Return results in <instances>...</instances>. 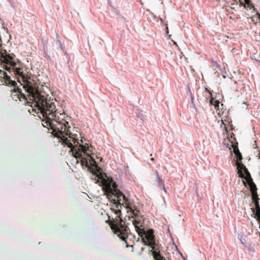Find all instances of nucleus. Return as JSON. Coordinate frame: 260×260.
Returning <instances> with one entry per match:
<instances>
[{
  "instance_id": "obj_1",
  "label": "nucleus",
  "mask_w": 260,
  "mask_h": 260,
  "mask_svg": "<svg viewBox=\"0 0 260 260\" xmlns=\"http://www.w3.org/2000/svg\"><path fill=\"white\" fill-rule=\"evenodd\" d=\"M16 75L21 77L23 82V86L25 90L28 93V98L31 102H28L25 95L22 93L18 88H14L12 91V96L13 100L19 99L20 101L26 103H30L32 110L37 114H40L42 118L43 126L47 128H50L55 132L57 136L61 134L63 125L67 123L66 118L67 116L64 113H60L56 108V101L49 95L50 90L45 85H41L32 79L28 75L23 73V69H16Z\"/></svg>"
},
{
  "instance_id": "obj_2",
  "label": "nucleus",
  "mask_w": 260,
  "mask_h": 260,
  "mask_svg": "<svg viewBox=\"0 0 260 260\" xmlns=\"http://www.w3.org/2000/svg\"><path fill=\"white\" fill-rule=\"evenodd\" d=\"M121 206L119 203H116L115 204H116V207L117 209H113L112 210L116 215V216L115 219H112V220L109 219L108 222L112 230L122 241L125 242L126 244V247H127L129 246L127 241L129 234V229L125 225V221L122 219L120 216L121 213V210L119 209V207L121 208L122 205H123L124 204H125V207L128 210V212H131L132 217L134 218L133 221V224L139 235L142 232H144L142 228V221L143 220V216L141 215L140 211L137 209L135 205L133 203H131L123 193L121 197Z\"/></svg>"
},
{
  "instance_id": "obj_3",
  "label": "nucleus",
  "mask_w": 260,
  "mask_h": 260,
  "mask_svg": "<svg viewBox=\"0 0 260 260\" xmlns=\"http://www.w3.org/2000/svg\"><path fill=\"white\" fill-rule=\"evenodd\" d=\"M67 118L68 117L66 118V121L67 122V123H66L64 124L65 125H63L62 129V131H64V132H62L61 134H59V135L57 136L55 134L56 133L55 132H54L53 130H52V134L55 137L60 138L63 145H67L68 147L71 148V150L74 157L80 159L82 165L85 166L86 167H88V164L91 166H94V164H96V161L92 156L93 154L92 153V146L91 145H89L88 144H85L84 145H80L78 149H76L71 141L65 137V136H69V138L72 139L74 141V143H75V141H77L75 138L76 135L73 134L71 132V127L69 125V123L67 119Z\"/></svg>"
},
{
  "instance_id": "obj_4",
  "label": "nucleus",
  "mask_w": 260,
  "mask_h": 260,
  "mask_svg": "<svg viewBox=\"0 0 260 260\" xmlns=\"http://www.w3.org/2000/svg\"><path fill=\"white\" fill-rule=\"evenodd\" d=\"M96 170H92L91 179L95 181V183L101 182L103 185L105 192L107 193V196L109 197V199L113 201L114 204L119 203L120 206V201H121V197L122 196L123 193L118 189H117V185L112 178L108 177L106 174H103L100 171V168H99L96 163L94 164Z\"/></svg>"
},
{
  "instance_id": "obj_5",
  "label": "nucleus",
  "mask_w": 260,
  "mask_h": 260,
  "mask_svg": "<svg viewBox=\"0 0 260 260\" xmlns=\"http://www.w3.org/2000/svg\"><path fill=\"white\" fill-rule=\"evenodd\" d=\"M145 238L146 241H144L146 245L153 244V242L155 241L154 235L153 234V231L152 230H149L145 233Z\"/></svg>"
},
{
  "instance_id": "obj_6",
  "label": "nucleus",
  "mask_w": 260,
  "mask_h": 260,
  "mask_svg": "<svg viewBox=\"0 0 260 260\" xmlns=\"http://www.w3.org/2000/svg\"><path fill=\"white\" fill-rule=\"evenodd\" d=\"M2 82H4L3 84H5L8 86H13L14 88H16L17 83L12 80H11V77L6 74V75H5L4 77L1 80Z\"/></svg>"
},
{
  "instance_id": "obj_7",
  "label": "nucleus",
  "mask_w": 260,
  "mask_h": 260,
  "mask_svg": "<svg viewBox=\"0 0 260 260\" xmlns=\"http://www.w3.org/2000/svg\"><path fill=\"white\" fill-rule=\"evenodd\" d=\"M232 146L233 148V152L235 153V156L236 157V162H241L243 159L241 153H240L238 147V143H236L233 144L232 142Z\"/></svg>"
},
{
  "instance_id": "obj_8",
  "label": "nucleus",
  "mask_w": 260,
  "mask_h": 260,
  "mask_svg": "<svg viewBox=\"0 0 260 260\" xmlns=\"http://www.w3.org/2000/svg\"><path fill=\"white\" fill-rule=\"evenodd\" d=\"M236 165L238 170V173L239 174V177L241 178H245L244 175L242 173V171L244 170L246 167L241 162H236Z\"/></svg>"
},
{
  "instance_id": "obj_9",
  "label": "nucleus",
  "mask_w": 260,
  "mask_h": 260,
  "mask_svg": "<svg viewBox=\"0 0 260 260\" xmlns=\"http://www.w3.org/2000/svg\"><path fill=\"white\" fill-rule=\"evenodd\" d=\"M157 175L156 181L157 183V185L161 188H162L166 193H167L166 188L165 187L164 183L163 180L161 179L159 175H158V173L157 171L156 172Z\"/></svg>"
},
{
  "instance_id": "obj_10",
  "label": "nucleus",
  "mask_w": 260,
  "mask_h": 260,
  "mask_svg": "<svg viewBox=\"0 0 260 260\" xmlns=\"http://www.w3.org/2000/svg\"><path fill=\"white\" fill-rule=\"evenodd\" d=\"M248 182V183L249 185L250 191L251 193L252 192H257V188L255 185V184L254 183V182L252 181V180L251 178L250 179L247 180Z\"/></svg>"
},
{
  "instance_id": "obj_11",
  "label": "nucleus",
  "mask_w": 260,
  "mask_h": 260,
  "mask_svg": "<svg viewBox=\"0 0 260 260\" xmlns=\"http://www.w3.org/2000/svg\"><path fill=\"white\" fill-rule=\"evenodd\" d=\"M152 254L155 260H163L164 257L161 255L159 251H152Z\"/></svg>"
},
{
  "instance_id": "obj_12",
  "label": "nucleus",
  "mask_w": 260,
  "mask_h": 260,
  "mask_svg": "<svg viewBox=\"0 0 260 260\" xmlns=\"http://www.w3.org/2000/svg\"><path fill=\"white\" fill-rule=\"evenodd\" d=\"M152 244H149L148 245L151 246L153 251H159L160 246L158 244L156 243L155 241L153 242Z\"/></svg>"
},
{
  "instance_id": "obj_13",
  "label": "nucleus",
  "mask_w": 260,
  "mask_h": 260,
  "mask_svg": "<svg viewBox=\"0 0 260 260\" xmlns=\"http://www.w3.org/2000/svg\"><path fill=\"white\" fill-rule=\"evenodd\" d=\"M251 198L253 202L258 201L259 200L257 192L251 193Z\"/></svg>"
},
{
  "instance_id": "obj_14",
  "label": "nucleus",
  "mask_w": 260,
  "mask_h": 260,
  "mask_svg": "<svg viewBox=\"0 0 260 260\" xmlns=\"http://www.w3.org/2000/svg\"><path fill=\"white\" fill-rule=\"evenodd\" d=\"M210 103L211 105H214V107L216 108L219 106V102L214 99H211V100H210Z\"/></svg>"
},
{
  "instance_id": "obj_15",
  "label": "nucleus",
  "mask_w": 260,
  "mask_h": 260,
  "mask_svg": "<svg viewBox=\"0 0 260 260\" xmlns=\"http://www.w3.org/2000/svg\"><path fill=\"white\" fill-rule=\"evenodd\" d=\"M244 172L245 173V174H246V180H249L251 178V176H250V173L248 172L247 169L246 168H245L244 170H243Z\"/></svg>"
},
{
  "instance_id": "obj_16",
  "label": "nucleus",
  "mask_w": 260,
  "mask_h": 260,
  "mask_svg": "<svg viewBox=\"0 0 260 260\" xmlns=\"http://www.w3.org/2000/svg\"><path fill=\"white\" fill-rule=\"evenodd\" d=\"M255 215L257 217V219L258 220H259L260 219V209L256 210Z\"/></svg>"
},
{
  "instance_id": "obj_17",
  "label": "nucleus",
  "mask_w": 260,
  "mask_h": 260,
  "mask_svg": "<svg viewBox=\"0 0 260 260\" xmlns=\"http://www.w3.org/2000/svg\"><path fill=\"white\" fill-rule=\"evenodd\" d=\"M254 205H255V210H256L260 209V206L259 205L258 201L254 202Z\"/></svg>"
},
{
  "instance_id": "obj_18",
  "label": "nucleus",
  "mask_w": 260,
  "mask_h": 260,
  "mask_svg": "<svg viewBox=\"0 0 260 260\" xmlns=\"http://www.w3.org/2000/svg\"><path fill=\"white\" fill-rule=\"evenodd\" d=\"M7 73L2 71L0 69V78H1V80L4 77L5 75H6Z\"/></svg>"
},
{
  "instance_id": "obj_19",
  "label": "nucleus",
  "mask_w": 260,
  "mask_h": 260,
  "mask_svg": "<svg viewBox=\"0 0 260 260\" xmlns=\"http://www.w3.org/2000/svg\"><path fill=\"white\" fill-rule=\"evenodd\" d=\"M166 32H167V33L169 32L168 27H166Z\"/></svg>"
},
{
  "instance_id": "obj_20",
  "label": "nucleus",
  "mask_w": 260,
  "mask_h": 260,
  "mask_svg": "<svg viewBox=\"0 0 260 260\" xmlns=\"http://www.w3.org/2000/svg\"><path fill=\"white\" fill-rule=\"evenodd\" d=\"M257 15L258 16V17L260 18V14L259 13H257Z\"/></svg>"
},
{
  "instance_id": "obj_21",
  "label": "nucleus",
  "mask_w": 260,
  "mask_h": 260,
  "mask_svg": "<svg viewBox=\"0 0 260 260\" xmlns=\"http://www.w3.org/2000/svg\"><path fill=\"white\" fill-rule=\"evenodd\" d=\"M154 160V158H151V160L153 161Z\"/></svg>"
},
{
  "instance_id": "obj_22",
  "label": "nucleus",
  "mask_w": 260,
  "mask_h": 260,
  "mask_svg": "<svg viewBox=\"0 0 260 260\" xmlns=\"http://www.w3.org/2000/svg\"><path fill=\"white\" fill-rule=\"evenodd\" d=\"M188 89L189 91L190 92V88H189V86H188Z\"/></svg>"
},
{
  "instance_id": "obj_23",
  "label": "nucleus",
  "mask_w": 260,
  "mask_h": 260,
  "mask_svg": "<svg viewBox=\"0 0 260 260\" xmlns=\"http://www.w3.org/2000/svg\"><path fill=\"white\" fill-rule=\"evenodd\" d=\"M214 65H217V62H214Z\"/></svg>"
},
{
  "instance_id": "obj_24",
  "label": "nucleus",
  "mask_w": 260,
  "mask_h": 260,
  "mask_svg": "<svg viewBox=\"0 0 260 260\" xmlns=\"http://www.w3.org/2000/svg\"><path fill=\"white\" fill-rule=\"evenodd\" d=\"M214 65H217V62H214Z\"/></svg>"
},
{
  "instance_id": "obj_25",
  "label": "nucleus",
  "mask_w": 260,
  "mask_h": 260,
  "mask_svg": "<svg viewBox=\"0 0 260 260\" xmlns=\"http://www.w3.org/2000/svg\"><path fill=\"white\" fill-rule=\"evenodd\" d=\"M221 124H223V125H224V122H223V121H222Z\"/></svg>"
},
{
  "instance_id": "obj_26",
  "label": "nucleus",
  "mask_w": 260,
  "mask_h": 260,
  "mask_svg": "<svg viewBox=\"0 0 260 260\" xmlns=\"http://www.w3.org/2000/svg\"><path fill=\"white\" fill-rule=\"evenodd\" d=\"M224 128H225V129L226 131H227V129H226V127H225V126L224 125Z\"/></svg>"
},
{
  "instance_id": "obj_27",
  "label": "nucleus",
  "mask_w": 260,
  "mask_h": 260,
  "mask_svg": "<svg viewBox=\"0 0 260 260\" xmlns=\"http://www.w3.org/2000/svg\"><path fill=\"white\" fill-rule=\"evenodd\" d=\"M245 2L248 4V1L247 0L245 1Z\"/></svg>"
},
{
  "instance_id": "obj_28",
  "label": "nucleus",
  "mask_w": 260,
  "mask_h": 260,
  "mask_svg": "<svg viewBox=\"0 0 260 260\" xmlns=\"http://www.w3.org/2000/svg\"><path fill=\"white\" fill-rule=\"evenodd\" d=\"M173 43L174 44H176V43L175 42L173 41Z\"/></svg>"
},
{
  "instance_id": "obj_29",
  "label": "nucleus",
  "mask_w": 260,
  "mask_h": 260,
  "mask_svg": "<svg viewBox=\"0 0 260 260\" xmlns=\"http://www.w3.org/2000/svg\"><path fill=\"white\" fill-rule=\"evenodd\" d=\"M258 221L260 222V219H259V220H258Z\"/></svg>"
}]
</instances>
